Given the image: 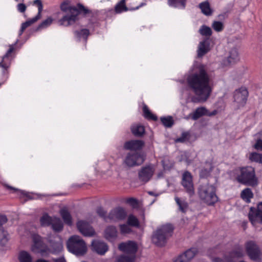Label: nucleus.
Returning <instances> with one entry per match:
<instances>
[{
	"mask_svg": "<svg viewBox=\"0 0 262 262\" xmlns=\"http://www.w3.org/2000/svg\"><path fill=\"white\" fill-rule=\"evenodd\" d=\"M33 245L32 247V251L36 253H40L43 255L48 251L47 246L42 242L41 237L38 234L32 235Z\"/></svg>",
	"mask_w": 262,
	"mask_h": 262,
	"instance_id": "obj_11",
	"label": "nucleus"
},
{
	"mask_svg": "<svg viewBox=\"0 0 262 262\" xmlns=\"http://www.w3.org/2000/svg\"><path fill=\"white\" fill-rule=\"evenodd\" d=\"M212 28L216 32H221L223 30V24L219 21H214L212 24Z\"/></svg>",
	"mask_w": 262,
	"mask_h": 262,
	"instance_id": "obj_46",
	"label": "nucleus"
},
{
	"mask_svg": "<svg viewBox=\"0 0 262 262\" xmlns=\"http://www.w3.org/2000/svg\"><path fill=\"white\" fill-rule=\"evenodd\" d=\"M60 213L64 222L71 226L72 224V216L68 210L66 208H63L60 210Z\"/></svg>",
	"mask_w": 262,
	"mask_h": 262,
	"instance_id": "obj_31",
	"label": "nucleus"
},
{
	"mask_svg": "<svg viewBox=\"0 0 262 262\" xmlns=\"http://www.w3.org/2000/svg\"><path fill=\"white\" fill-rule=\"evenodd\" d=\"M189 134L186 132L183 133L179 138L176 139V142L183 143L188 140Z\"/></svg>",
	"mask_w": 262,
	"mask_h": 262,
	"instance_id": "obj_49",
	"label": "nucleus"
},
{
	"mask_svg": "<svg viewBox=\"0 0 262 262\" xmlns=\"http://www.w3.org/2000/svg\"><path fill=\"white\" fill-rule=\"evenodd\" d=\"M259 138L254 144V148L257 150L262 151V131L259 133Z\"/></svg>",
	"mask_w": 262,
	"mask_h": 262,
	"instance_id": "obj_50",
	"label": "nucleus"
},
{
	"mask_svg": "<svg viewBox=\"0 0 262 262\" xmlns=\"http://www.w3.org/2000/svg\"><path fill=\"white\" fill-rule=\"evenodd\" d=\"M118 231L114 226H107L104 231V236L108 241H114L117 237Z\"/></svg>",
	"mask_w": 262,
	"mask_h": 262,
	"instance_id": "obj_25",
	"label": "nucleus"
},
{
	"mask_svg": "<svg viewBox=\"0 0 262 262\" xmlns=\"http://www.w3.org/2000/svg\"><path fill=\"white\" fill-rule=\"evenodd\" d=\"M40 17L36 15L35 17H34L33 18H32V19H30L27 21H26V22L25 23H23L22 24H21V27L22 28H23L25 30L28 28V27H29L30 26H31L32 24H33V23H35L37 20H38Z\"/></svg>",
	"mask_w": 262,
	"mask_h": 262,
	"instance_id": "obj_45",
	"label": "nucleus"
},
{
	"mask_svg": "<svg viewBox=\"0 0 262 262\" xmlns=\"http://www.w3.org/2000/svg\"><path fill=\"white\" fill-rule=\"evenodd\" d=\"M155 169L151 166L143 167L138 172L139 180L144 183L148 182L152 177Z\"/></svg>",
	"mask_w": 262,
	"mask_h": 262,
	"instance_id": "obj_14",
	"label": "nucleus"
},
{
	"mask_svg": "<svg viewBox=\"0 0 262 262\" xmlns=\"http://www.w3.org/2000/svg\"><path fill=\"white\" fill-rule=\"evenodd\" d=\"M260 163H261L262 164V155L261 156V159H260Z\"/></svg>",
	"mask_w": 262,
	"mask_h": 262,
	"instance_id": "obj_63",
	"label": "nucleus"
},
{
	"mask_svg": "<svg viewBox=\"0 0 262 262\" xmlns=\"http://www.w3.org/2000/svg\"><path fill=\"white\" fill-rule=\"evenodd\" d=\"M92 248L93 251L100 255H104L108 249L106 243L100 241H93L92 243Z\"/></svg>",
	"mask_w": 262,
	"mask_h": 262,
	"instance_id": "obj_19",
	"label": "nucleus"
},
{
	"mask_svg": "<svg viewBox=\"0 0 262 262\" xmlns=\"http://www.w3.org/2000/svg\"><path fill=\"white\" fill-rule=\"evenodd\" d=\"M168 160L164 159L162 160V163L164 169H169L173 166V164L170 163L169 164H167Z\"/></svg>",
	"mask_w": 262,
	"mask_h": 262,
	"instance_id": "obj_52",
	"label": "nucleus"
},
{
	"mask_svg": "<svg viewBox=\"0 0 262 262\" xmlns=\"http://www.w3.org/2000/svg\"><path fill=\"white\" fill-rule=\"evenodd\" d=\"M55 262H66L64 258H59L55 260Z\"/></svg>",
	"mask_w": 262,
	"mask_h": 262,
	"instance_id": "obj_56",
	"label": "nucleus"
},
{
	"mask_svg": "<svg viewBox=\"0 0 262 262\" xmlns=\"http://www.w3.org/2000/svg\"><path fill=\"white\" fill-rule=\"evenodd\" d=\"M213 169V166L211 161L205 162L204 166L200 172V176L202 178H206L210 175L211 172Z\"/></svg>",
	"mask_w": 262,
	"mask_h": 262,
	"instance_id": "obj_26",
	"label": "nucleus"
},
{
	"mask_svg": "<svg viewBox=\"0 0 262 262\" xmlns=\"http://www.w3.org/2000/svg\"><path fill=\"white\" fill-rule=\"evenodd\" d=\"M67 246L70 252L77 256L84 255L87 251L85 243L79 236L71 237L67 242Z\"/></svg>",
	"mask_w": 262,
	"mask_h": 262,
	"instance_id": "obj_5",
	"label": "nucleus"
},
{
	"mask_svg": "<svg viewBox=\"0 0 262 262\" xmlns=\"http://www.w3.org/2000/svg\"><path fill=\"white\" fill-rule=\"evenodd\" d=\"M186 0H168V3L170 6L180 9H184L186 6Z\"/></svg>",
	"mask_w": 262,
	"mask_h": 262,
	"instance_id": "obj_36",
	"label": "nucleus"
},
{
	"mask_svg": "<svg viewBox=\"0 0 262 262\" xmlns=\"http://www.w3.org/2000/svg\"><path fill=\"white\" fill-rule=\"evenodd\" d=\"M253 196V193L249 188L243 189L241 193V198L247 203H249Z\"/></svg>",
	"mask_w": 262,
	"mask_h": 262,
	"instance_id": "obj_29",
	"label": "nucleus"
},
{
	"mask_svg": "<svg viewBox=\"0 0 262 262\" xmlns=\"http://www.w3.org/2000/svg\"><path fill=\"white\" fill-rule=\"evenodd\" d=\"M34 4L36 5L38 7V13L36 15L39 17H41V13L42 10L43 6L40 0H35L33 2Z\"/></svg>",
	"mask_w": 262,
	"mask_h": 262,
	"instance_id": "obj_51",
	"label": "nucleus"
},
{
	"mask_svg": "<svg viewBox=\"0 0 262 262\" xmlns=\"http://www.w3.org/2000/svg\"><path fill=\"white\" fill-rule=\"evenodd\" d=\"M239 60V57L237 50L233 48L230 51L227 59L224 61V64L225 66H230L236 63Z\"/></svg>",
	"mask_w": 262,
	"mask_h": 262,
	"instance_id": "obj_23",
	"label": "nucleus"
},
{
	"mask_svg": "<svg viewBox=\"0 0 262 262\" xmlns=\"http://www.w3.org/2000/svg\"><path fill=\"white\" fill-rule=\"evenodd\" d=\"M9 188L10 189H13V190H17V189H15V188H12V187H9Z\"/></svg>",
	"mask_w": 262,
	"mask_h": 262,
	"instance_id": "obj_62",
	"label": "nucleus"
},
{
	"mask_svg": "<svg viewBox=\"0 0 262 262\" xmlns=\"http://www.w3.org/2000/svg\"><path fill=\"white\" fill-rule=\"evenodd\" d=\"M141 159V155L138 152H135L129 153L127 155L124 162L128 166L132 167L138 165V161Z\"/></svg>",
	"mask_w": 262,
	"mask_h": 262,
	"instance_id": "obj_21",
	"label": "nucleus"
},
{
	"mask_svg": "<svg viewBox=\"0 0 262 262\" xmlns=\"http://www.w3.org/2000/svg\"><path fill=\"white\" fill-rule=\"evenodd\" d=\"M246 248L248 255L252 260L256 262L261 261L262 254L258 247L254 242L252 241L247 242Z\"/></svg>",
	"mask_w": 262,
	"mask_h": 262,
	"instance_id": "obj_8",
	"label": "nucleus"
},
{
	"mask_svg": "<svg viewBox=\"0 0 262 262\" xmlns=\"http://www.w3.org/2000/svg\"><path fill=\"white\" fill-rule=\"evenodd\" d=\"M51 226L52 230L56 232H61L63 228L62 221L59 218L56 217H53Z\"/></svg>",
	"mask_w": 262,
	"mask_h": 262,
	"instance_id": "obj_28",
	"label": "nucleus"
},
{
	"mask_svg": "<svg viewBox=\"0 0 262 262\" xmlns=\"http://www.w3.org/2000/svg\"><path fill=\"white\" fill-rule=\"evenodd\" d=\"M143 110L144 113V116L146 118L148 119H151L152 120H157V116L151 114V113L150 112L147 106H144Z\"/></svg>",
	"mask_w": 262,
	"mask_h": 262,
	"instance_id": "obj_41",
	"label": "nucleus"
},
{
	"mask_svg": "<svg viewBox=\"0 0 262 262\" xmlns=\"http://www.w3.org/2000/svg\"><path fill=\"white\" fill-rule=\"evenodd\" d=\"M197 250L195 248H191L179 255L174 262H189L192 259L196 253Z\"/></svg>",
	"mask_w": 262,
	"mask_h": 262,
	"instance_id": "obj_20",
	"label": "nucleus"
},
{
	"mask_svg": "<svg viewBox=\"0 0 262 262\" xmlns=\"http://www.w3.org/2000/svg\"><path fill=\"white\" fill-rule=\"evenodd\" d=\"M216 111L209 112L208 110L204 106L199 107L192 113H190L186 118L187 119L190 118L193 120H196L203 116H212L216 114Z\"/></svg>",
	"mask_w": 262,
	"mask_h": 262,
	"instance_id": "obj_12",
	"label": "nucleus"
},
{
	"mask_svg": "<svg viewBox=\"0 0 262 262\" xmlns=\"http://www.w3.org/2000/svg\"><path fill=\"white\" fill-rule=\"evenodd\" d=\"M14 50L13 45H10L9 50L3 57L2 61L0 62V67L2 69V74L6 79L8 77V70L11 66V61L13 59L11 54Z\"/></svg>",
	"mask_w": 262,
	"mask_h": 262,
	"instance_id": "obj_7",
	"label": "nucleus"
},
{
	"mask_svg": "<svg viewBox=\"0 0 262 262\" xmlns=\"http://www.w3.org/2000/svg\"><path fill=\"white\" fill-rule=\"evenodd\" d=\"M19 262H32V257L31 255L25 251H21L18 256Z\"/></svg>",
	"mask_w": 262,
	"mask_h": 262,
	"instance_id": "obj_38",
	"label": "nucleus"
},
{
	"mask_svg": "<svg viewBox=\"0 0 262 262\" xmlns=\"http://www.w3.org/2000/svg\"><path fill=\"white\" fill-rule=\"evenodd\" d=\"M136 256L122 254L116 257L115 262H134Z\"/></svg>",
	"mask_w": 262,
	"mask_h": 262,
	"instance_id": "obj_35",
	"label": "nucleus"
},
{
	"mask_svg": "<svg viewBox=\"0 0 262 262\" xmlns=\"http://www.w3.org/2000/svg\"><path fill=\"white\" fill-rule=\"evenodd\" d=\"M261 155L259 154L256 152H252L250 154L249 159L253 162H255L257 163L260 162Z\"/></svg>",
	"mask_w": 262,
	"mask_h": 262,
	"instance_id": "obj_47",
	"label": "nucleus"
},
{
	"mask_svg": "<svg viewBox=\"0 0 262 262\" xmlns=\"http://www.w3.org/2000/svg\"><path fill=\"white\" fill-rule=\"evenodd\" d=\"M209 43L207 39L200 42L198 50V56L201 57L206 54L209 51Z\"/></svg>",
	"mask_w": 262,
	"mask_h": 262,
	"instance_id": "obj_27",
	"label": "nucleus"
},
{
	"mask_svg": "<svg viewBox=\"0 0 262 262\" xmlns=\"http://www.w3.org/2000/svg\"><path fill=\"white\" fill-rule=\"evenodd\" d=\"M237 180L238 182L245 185L254 187L258 184L254 168L251 166L243 168L241 169V173L237 177Z\"/></svg>",
	"mask_w": 262,
	"mask_h": 262,
	"instance_id": "obj_6",
	"label": "nucleus"
},
{
	"mask_svg": "<svg viewBox=\"0 0 262 262\" xmlns=\"http://www.w3.org/2000/svg\"><path fill=\"white\" fill-rule=\"evenodd\" d=\"M53 217L50 216L47 213H45L40 219L41 226L47 227L51 225Z\"/></svg>",
	"mask_w": 262,
	"mask_h": 262,
	"instance_id": "obj_37",
	"label": "nucleus"
},
{
	"mask_svg": "<svg viewBox=\"0 0 262 262\" xmlns=\"http://www.w3.org/2000/svg\"><path fill=\"white\" fill-rule=\"evenodd\" d=\"M97 213L102 217L106 219V212L101 207H99L97 209Z\"/></svg>",
	"mask_w": 262,
	"mask_h": 262,
	"instance_id": "obj_53",
	"label": "nucleus"
},
{
	"mask_svg": "<svg viewBox=\"0 0 262 262\" xmlns=\"http://www.w3.org/2000/svg\"><path fill=\"white\" fill-rule=\"evenodd\" d=\"M173 227L170 224L162 226L158 228L152 236L153 243L158 246H163L166 243L167 238L171 236Z\"/></svg>",
	"mask_w": 262,
	"mask_h": 262,
	"instance_id": "obj_4",
	"label": "nucleus"
},
{
	"mask_svg": "<svg viewBox=\"0 0 262 262\" xmlns=\"http://www.w3.org/2000/svg\"><path fill=\"white\" fill-rule=\"evenodd\" d=\"M53 21V19L51 17H48L46 20H43L38 27L37 29H41L46 28L50 26Z\"/></svg>",
	"mask_w": 262,
	"mask_h": 262,
	"instance_id": "obj_42",
	"label": "nucleus"
},
{
	"mask_svg": "<svg viewBox=\"0 0 262 262\" xmlns=\"http://www.w3.org/2000/svg\"><path fill=\"white\" fill-rule=\"evenodd\" d=\"M126 0H121L115 6V11L116 13H119L124 11L127 10V8L126 7L125 3Z\"/></svg>",
	"mask_w": 262,
	"mask_h": 262,
	"instance_id": "obj_40",
	"label": "nucleus"
},
{
	"mask_svg": "<svg viewBox=\"0 0 262 262\" xmlns=\"http://www.w3.org/2000/svg\"><path fill=\"white\" fill-rule=\"evenodd\" d=\"M181 184L190 197L194 195V188L192 176L189 172L186 171L183 173Z\"/></svg>",
	"mask_w": 262,
	"mask_h": 262,
	"instance_id": "obj_9",
	"label": "nucleus"
},
{
	"mask_svg": "<svg viewBox=\"0 0 262 262\" xmlns=\"http://www.w3.org/2000/svg\"><path fill=\"white\" fill-rule=\"evenodd\" d=\"M187 81L199 102L207 101L212 91V79L204 66L198 67L195 71L188 76Z\"/></svg>",
	"mask_w": 262,
	"mask_h": 262,
	"instance_id": "obj_1",
	"label": "nucleus"
},
{
	"mask_svg": "<svg viewBox=\"0 0 262 262\" xmlns=\"http://www.w3.org/2000/svg\"><path fill=\"white\" fill-rule=\"evenodd\" d=\"M127 224L128 225L134 227H138L139 225L137 218L132 214L129 215L128 217Z\"/></svg>",
	"mask_w": 262,
	"mask_h": 262,
	"instance_id": "obj_44",
	"label": "nucleus"
},
{
	"mask_svg": "<svg viewBox=\"0 0 262 262\" xmlns=\"http://www.w3.org/2000/svg\"><path fill=\"white\" fill-rule=\"evenodd\" d=\"M129 225L126 224L120 225V232L122 234L129 233L132 231L131 228L129 226Z\"/></svg>",
	"mask_w": 262,
	"mask_h": 262,
	"instance_id": "obj_48",
	"label": "nucleus"
},
{
	"mask_svg": "<svg viewBox=\"0 0 262 262\" xmlns=\"http://www.w3.org/2000/svg\"><path fill=\"white\" fill-rule=\"evenodd\" d=\"M249 219L254 226H256L257 224H262V202L257 204L256 208H250Z\"/></svg>",
	"mask_w": 262,
	"mask_h": 262,
	"instance_id": "obj_10",
	"label": "nucleus"
},
{
	"mask_svg": "<svg viewBox=\"0 0 262 262\" xmlns=\"http://www.w3.org/2000/svg\"><path fill=\"white\" fill-rule=\"evenodd\" d=\"M199 33L203 36L209 37L212 34V30L211 28L205 25H202L199 31Z\"/></svg>",
	"mask_w": 262,
	"mask_h": 262,
	"instance_id": "obj_39",
	"label": "nucleus"
},
{
	"mask_svg": "<svg viewBox=\"0 0 262 262\" xmlns=\"http://www.w3.org/2000/svg\"><path fill=\"white\" fill-rule=\"evenodd\" d=\"M248 94V91L245 89H241L235 91L234 99L237 108L243 106L246 104Z\"/></svg>",
	"mask_w": 262,
	"mask_h": 262,
	"instance_id": "obj_13",
	"label": "nucleus"
},
{
	"mask_svg": "<svg viewBox=\"0 0 262 262\" xmlns=\"http://www.w3.org/2000/svg\"><path fill=\"white\" fill-rule=\"evenodd\" d=\"M148 194H149L151 195H154V193L153 192H152V191H149L148 192Z\"/></svg>",
	"mask_w": 262,
	"mask_h": 262,
	"instance_id": "obj_61",
	"label": "nucleus"
},
{
	"mask_svg": "<svg viewBox=\"0 0 262 262\" xmlns=\"http://www.w3.org/2000/svg\"><path fill=\"white\" fill-rule=\"evenodd\" d=\"M161 121L162 124L165 127H171L173 124L172 118L170 116L167 117H161Z\"/></svg>",
	"mask_w": 262,
	"mask_h": 262,
	"instance_id": "obj_43",
	"label": "nucleus"
},
{
	"mask_svg": "<svg viewBox=\"0 0 262 262\" xmlns=\"http://www.w3.org/2000/svg\"><path fill=\"white\" fill-rule=\"evenodd\" d=\"M144 143L139 140H130L124 143V148L125 149L130 150H137L141 149L143 146Z\"/></svg>",
	"mask_w": 262,
	"mask_h": 262,
	"instance_id": "obj_22",
	"label": "nucleus"
},
{
	"mask_svg": "<svg viewBox=\"0 0 262 262\" xmlns=\"http://www.w3.org/2000/svg\"><path fill=\"white\" fill-rule=\"evenodd\" d=\"M244 251L241 247H237L229 254V257H225L224 259L215 258L213 262H233V259L240 258L243 256Z\"/></svg>",
	"mask_w": 262,
	"mask_h": 262,
	"instance_id": "obj_15",
	"label": "nucleus"
},
{
	"mask_svg": "<svg viewBox=\"0 0 262 262\" xmlns=\"http://www.w3.org/2000/svg\"><path fill=\"white\" fill-rule=\"evenodd\" d=\"M24 31H25V29L21 27L20 29L19 32V33H18V35L21 36L22 35V34L23 33V32H24Z\"/></svg>",
	"mask_w": 262,
	"mask_h": 262,
	"instance_id": "obj_59",
	"label": "nucleus"
},
{
	"mask_svg": "<svg viewBox=\"0 0 262 262\" xmlns=\"http://www.w3.org/2000/svg\"><path fill=\"white\" fill-rule=\"evenodd\" d=\"M17 10L21 13L25 12L26 10V6L25 4L20 3L17 6Z\"/></svg>",
	"mask_w": 262,
	"mask_h": 262,
	"instance_id": "obj_54",
	"label": "nucleus"
},
{
	"mask_svg": "<svg viewBox=\"0 0 262 262\" xmlns=\"http://www.w3.org/2000/svg\"><path fill=\"white\" fill-rule=\"evenodd\" d=\"M199 8L201 9L202 12L205 15L209 16L212 13V11L208 2L200 3L199 4Z\"/></svg>",
	"mask_w": 262,
	"mask_h": 262,
	"instance_id": "obj_33",
	"label": "nucleus"
},
{
	"mask_svg": "<svg viewBox=\"0 0 262 262\" xmlns=\"http://www.w3.org/2000/svg\"><path fill=\"white\" fill-rule=\"evenodd\" d=\"M200 199L208 205H213L218 201L215 187L208 183L201 185L198 188Z\"/></svg>",
	"mask_w": 262,
	"mask_h": 262,
	"instance_id": "obj_3",
	"label": "nucleus"
},
{
	"mask_svg": "<svg viewBox=\"0 0 262 262\" xmlns=\"http://www.w3.org/2000/svg\"><path fill=\"white\" fill-rule=\"evenodd\" d=\"M163 176H164V172L161 171L158 173L157 177L158 178H162L163 177Z\"/></svg>",
	"mask_w": 262,
	"mask_h": 262,
	"instance_id": "obj_57",
	"label": "nucleus"
},
{
	"mask_svg": "<svg viewBox=\"0 0 262 262\" xmlns=\"http://www.w3.org/2000/svg\"><path fill=\"white\" fill-rule=\"evenodd\" d=\"M77 227L79 231L85 236H92L95 234V230L88 222L79 221L77 223Z\"/></svg>",
	"mask_w": 262,
	"mask_h": 262,
	"instance_id": "obj_17",
	"label": "nucleus"
},
{
	"mask_svg": "<svg viewBox=\"0 0 262 262\" xmlns=\"http://www.w3.org/2000/svg\"><path fill=\"white\" fill-rule=\"evenodd\" d=\"M174 200L181 212H185L187 211L188 208V204L185 200H182L178 196H175Z\"/></svg>",
	"mask_w": 262,
	"mask_h": 262,
	"instance_id": "obj_32",
	"label": "nucleus"
},
{
	"mask_svg": "<svg viewBox=\"0 0 262 262\" xmlns=\"http://www.w3.org/2000/svg\"><path fill=\"white\" fill-rule=\"evenodd\" d=\"M127 216L125 210L121 207L115 208L111 210L107 218L113 221L123 220Z\"/></svg>",
	"mask_w": 262,
	"mask_h": 262,
	"instance_id": "obj_16",
	"label": "nucleus"
},
{
	"mask_svg": "<svg viewBox=\"0 0 262 262\" xmlns=\"http://www.w3.org/2000/svg\"><path fill=\"white\" fill-rule=\"evenodd\" d=\"M131 129L133 134L138 137L142 136L145 132L144 126L140 124H135L133 125Z\"/></svg>",
	"mask_w": 262,
	"mask_h": 262,
	"instance_id": "obj_34",
	"label": "nucleus"
},
{
	"mask_svg": "<svg viewBox=\"0 0 262 262\" xmlns=\"http://www.w3.org/2000/svg\"><path fill=\"white\" fill-rule=\"evenodd\" d=\"M89 34V30L86 29H83L79 31H75L74 32L75 36L78 40L84 39L86 41Z\"/></svg>",
	"mask_w": 262,
	"mask_h": 262,
	"instance_id": "obj_30",
	"label": "nucleus"
},
{
	"mask_svg": "<svg viewBox=\"0 0 262 262\" xmlns=\"http://www.w3.org/2000/svg\"><path fill=\"white\" fill-rule=\"evenodd\" d=\"M70 1L66 0L60 5L61 10L65 13V14L58 21L60 26L66 27L70 26L78 19V15L80 13L86 14L89 12V10L80 4H78L77 7L70 6Z\"/></svg>",
	"mask_w": 262,
	"mask_h": 262,
	"instance_id": "obj_2",
	"label": "nucleus"
},
{
	"mask_svg": "<svg viewBox=\"0 0 262 262\" xmlns=\"http://www.w3.org/2000/svg\"><path fill=\"white\" fill-rule=\"evenodd\" d=\"M127 202L133 206L137 205V201L134 198H129L127 200Z\"/></svg>",
	"mask_w": 262,
	"mask_h": 262,
	"instance_id": "obj_55",
	"label": "nucleus"
},
{
	"mask_svg": "<svg viewBox=\"0 0 262 262\" xmlns=\"http://www.w3.org/2000/svg\"><path fill=\"white\" fill-rule=\"evenodd\" d=\"M7 221V219L6 216L2 215L0 216V245H5L8 241L7 232L3 227V225Z\"/></svg>",
	"mask_w": 262,
	"mask_h": 262,
	"instance_id": "obj_24",
	"label": "nucleus"
},
{
	"mask_svg": "<svg viewBox=\"0 0 262 262\" xmlns=\"http://www.w3.org/2000/svg\"><path fill=\"white\" fill-rule=\"evenodd\" d=\"M35 262H49V261L47 260L40 258V259L36 260Z\"/></svg>",
	"mask_w": 262,
	"mask_h": 262,
	"instance_id": "obj_58",
	"label": "nucleus"
},
{
	"mask_svg": "<svg viewBox=\"0 0 262 262\" xmlns=\"http://www.w3.org/2000/svg\"><path fill=\"white\" fill-rule=\"evenodd\" d=\"M57 247L58 248V250H60L62 248V245L60 243H57Z\"/></svg>",
	"mask_w": 262,
	"mask_h": 262,
	"instance_id": "obj_60",
	"label": "nucleus"
},
{
	"mask_svg": "<svg viewBox=\"0 0 262 262\" xmlns=\"http://www.w3.org/2000/svg\"><path fill=\"white\" fill-rule=\"evenodd\" d=\"M119 249L122 252L129 254V255H135L138 249L136 243L133 241L122 243L119 245Z\"/></svg>",
	"mask_w": 262,
	"mask_h": 262,
	"instance_id": "obj_18",
	"label": "nucleus"
}]
</instances>
